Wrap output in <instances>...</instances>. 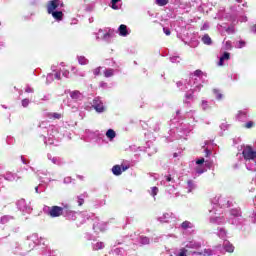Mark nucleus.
Masks as SVG:
<instances>
[{"label": "nucleus", "mask_w": 256, "mask_h": 256, "mask_svg": "<svg viewBox=\"0 0 256 256\" xmlns=\"http://www.w3.org/2000/svg\"><path fill=\"white\" fill-rule=\"evenodd\" d=\"M242 155L246 161L256 159V151L251 146H246L242 151Z\"/></svg>", "instance_id": "nucleus-1"}, {"label": "nucleus", "mask_w": 256, "mask_h": 256, "mask_svg": "<svg viewBox=\"0 0 256 256\" xmlns=\"http://www.w3.org/2000/svg\"><path fill=\"white\" fill-rule=\"evenodd\" d=\"M48 215L49 217L55 218V217H61L63 215V207L60 206H52L48 208Z\"/></svg>", "instance_id": "nucleus-2"}, {"label": "nucleus", "mask_w": 256, "mask_h": 256, "mask_svg": "<svg viewBox=\"0 0 256 256\" xmlns=\"http://www.w3.org/2000/svg\"><path fill=\"white\" fill-rule=\"evenodd\" d=\"M59 5H60V0H50L46 5L47 13L50 14L55 12V10L59 7Z\"/></svg>", "instance_id": "nucleus-3"}, {"label": "nucleus", "mask_w": 256, "mask_h": 256, "mask_svg": "<svg viewBox=\"0 0 256 256\" xmlns=\"http://www.w3.org/2000/svg\"><path fill=\"white\" fill-rule=\"evenodd\" d=\"M119 35L121 37H127L129 35V31H127V25L121 24L118 28Z\"/></svg>", "instance_id": "nucleus-4"}, {"label": "nucleus", "mask_w": 256, "mask_h": 256, "mask_svg": "<svg viewBox=\"0 0 256 256\" xmlns=\"http://www.w3.org/2000/svg\"><path fill=\"white\" fill-rule=\"evenodd\" d=\"M49 15H52L53 19L56 21H63V11L50 12Z\"/></svg>", "instance_id": "nucleus-5"}, {"label": "nucleus", "mask_w": 256, "mask_h": 256, "mask_svg": "<svg viewBox=\"0 0 256 256\" xmlns=\"http://www.w3.org/2000/svg\"><path fill=\"white\" fill-rule=\"evenodd\" d=\"M193 255L211 256V255H213V250H211V249H204V251H202V252H193Z\"/></svg>", "instance_id": "nucleus-6"}, {"label": "nucleus", "mask_w": 256, "mask_h": 256, "mask_svg": "<svg viewBox=\"0 0 256 256\" xmlns=\"http://www.w3.org/2000/svg\"><path fill=\"white\" fill-rule=\"evenodd\" d=\"M70 97H71V99L78 100V99H81L83 97V94H81L79 92V90H74V91L70 92Z\"/></svg>", "instance_id": "nucleus-7"}, {"label": "nucleus", "mask_w": 256, "mask_h": 256, "mask_svg": "<svg viewBox=\"0 0 256 256\" xmlns=\"http://www.w3.org/2000/svg\"><path fill=\"white\" fill-rule=\"evenodd\" d=\"M93 107L97 113H103V111H105V106H103V103L101 102L94 103Z\"/></svg>", "instance_id": "nucleus-8"}, {"label": "nucleus", "mask_w": 256, "mask_h": 256, "mask_svg": "<svg viewBox=\"0 0 256 256\" xmlns=\"http://www.w3.org/2000/svg\"><path fill=\"white\" fill-rule=\"evenodd\" d=\"M112 173H113V175H116V177H119V175H121V173H123V170H121V166L114 165L112 167Z\"/></svg>", "instance_id": "nucleus-9"}, {"label": "nucleus", "mask_w": 256, "mask_h": 256, "mask_svg": "<svg viewBox=\"0 0 256 256\" xmlns=\"http://www.w3.org/2000/svg\"><path fill=\"white\" fill-rule=\"evenodd\" d=\"M186 249H201V243L199 242H191L186 245Z\"/></svg>", "instance_id": "nucleus-10"}, {"label": "nucleus", "mask_w": 256, "mask_h": 256, "mask_svg": "<svg viewBox=\"0 0 256 256\" xmlns=\"http://www.w3.org/2000/svg\"><path fill=\"white\" fill-rule=\"evenodd\" d=\"M202 42L204 43V45H211L213 43V40H211V37L209 36V34H205L202 37Z\"/></svg>", "instance_id": "nucleus-11"}, {"label": "nucleus", "mask_w": 256, "mask_h": 256, "mask_svg": "<svg viewBox=\"0 0 256 256\" xmlns=\"http://www.w3.org/2000/svg\"><path fill=\"white\" fill-rule=\"evenodd\" d=\"M210 223H217L218 225H220V223H223V216H216L210 218Z\"/></svg>", "instance_id": "nucleus-12"}, {"label": "nucleus", "mask_w": 256, "mask_h": 256, "mask_svg": "<svg viewBox=\"0 0 256 256\" xmlns=\"http://www.w3.org/2000/svg\"><path fill=\"white\" fill-rule=\"evenodd\" d=\"M219 205L221 207H226V208L231 207V204L229 203V200H224L223 198L219 199Z\"/></svg>", "instance_id": "nucleus-13"}, {"label": "nucleus", "mask_w": 256, "mask_h": 256, "mask_svg": "<svg viewBox=\"0 0 256 256\" xmlns=\"http://www.w3.org/2000/svg\"><path fill=\"white\" fill-rule=\"evenodd\" d=\"M116 135L117 134L115 133V130H113V129H109L106 132V137H108V139H115Z\"/></svg>", "instance_id": "nucleus-14"}, {"label": "nucleus", "mask_w": 256, "mask_h": 256, "mask_svg": "<svg viewBox=\"0 0 256 256\" xmlns=\"http://www.w3.org/2000/svg\"><path fill=\"white\" fill-rule=\"evenodd\" d=\"M78 63L79 65H87L89 63V60L85 58V56H79Z\"/></svg>", "instance_id": "nucleus-15"}, {"label": "nucleus", "mask_w": 256, "mask_h": 256, "mask_svg": "<svg viewBox=\"0 0 256 256\" xmlns=\"http://www.w3.org/2000/svg\"><path fill=\"white\" fill-rule=\"evenodd\" d=\"M225 251H227V253H233V251H235V246H233V244H225L224 246Z\"/></svg>", "instance_id": "nucleus-16"}, {"label": "nucleus", "mask_w": 256, "mask_h": 256, "mask_svg": "<svg viewBox=\"0 0 256 256\" xmlns=\"http://www.w3.org/2000/svg\"><path fill=\"white\" fill-rule=\"evenodd\" d=\"M155 3L158 7H165L169 3V0H155Z\"/></svg>", "instance_id": "nucleus-17"}, {"label": "nucleus", "mask_w": 256, "mask_h": 256, "mask_svg": "<svg viewBox=\"0 0 256 256\" xmlns=\"http://www.w3.org/2000/svg\"><path fill=\"white\" fill-rule=\"evenodd\" d=\"M113 75H114L113 69H105L104 70V77L109 78V77H113Z\"/></svg>", "instance_id": "nucleus-18"}, {"label": "nucleus", "mask_w": 256, "mask_h": 256, "mask_svg": "<svg viewBox=\"0 0 256 256\" xmlns=\"http://www.w3.org/2000/svg\"><path fill=\"white\" fill-rule=\"evenodd\" d=\"M213 93H214L216 99H218V101H221V99H223V94H221V92L219 90L214 89Z\"/></svg>", "instance_id": "nucleus-19"}, {"label": "nucleus", "mask_w": 256, "mask_h": 256, "mask_svg": "<svg viewBox=\"0 0 256 256\" xmlns=\"http://www.w3.org/2000/svg\"><path fill=\"white\" fill-rule=\"evenodd\" d=\"M113 33V30H109L107 33L103 35V39H105V41H109V38L113 37Z\"/></svg>", "instance_id": "nucleus-20"}, {"label": "nucleus", "mask_w": 256, "mask_h": 256, "mask_svg": "<svg viewBox=\"0 0 256 256\" xmlns=\"http://www.w3.org/2000/svg\"><path fill=\"white\" fill-rule=\"evenodd\" d=\"M230 215H232L233 217H239V215H241V211L239 209H232L230 211Z\"/></svg>", "instance_id": "nucleus-21"}, {"label": "nucleus", "mask_w": 256, "mask_h": 256, "mask_svg": "<svg viewBox=\"0 0 256 256\" xmlns=\"http://www.w3.org/2000/svg\"><path fill=\"white\" fill-rule=\"evenodd\" d=\"M103 247H105V244H104L103 242H97V243L94 245L95 251H99V249H103Z\"/></svg>", "instance_id": "nucleus-22"}, {"label": "nucleus", "mask_w": 256, "mask_h": 256, "mask_svg": "<svg viewBox=\"0 0 256 256\" xmlns=\"http://www.w3.org/2000/svg\"><path fill=\"white\" fill-rule=\"evenodd\" d=\"M119 1H121V0H111V5H112L111 7L115 11H117V9H119V6H117V3H119Z\"/></svg>", "instance_id": "nucleus-23"}, {"label": "nucleus", "mask_w": 256, "mask_h": 256, "mask_svg": "<svg viewBox=\"0 0 256 256\" xmlns=\"http://www.w3.org/2000/svg\"><path fill=\"white\" fill-rule=\"evenodd\" d=\"M181 227H182V229H191V222H189V221H184V222L181 224Z\"/></svg>", "instance_id": "nucleus-24"}, {"label": "nucleus", "mask_w": 256, "mask_h": 256, "mask_svg": "<svg viewBox=\"0 0 256 256\" xmlns=\"http://www.w3.org/2000/svg\"><path fill=\"white\" fill-rule=\"evenodd\" d=\"M220 58L224 61H229V59H231V54L229 52H225Z\"/></svg>", "instance_id": "nucleus-25"}, {"label": "nucleus", "mask_w": 256, "mask_h": 256, "mask_svg": "<svg viewBox=\"0 0 256 256\" xmlns=\"http://www.w3.org/2000/svg\"><path fill=\"white\" fill-rule=\"evenodd\" d=\"M245 129H252V127H255V122L249 121L244 125Z\"/></svg>", "instance_id": "nucleus-26"}, {"label": "nucleus", "mask_w": 256, "mask_h": 256, "mask_svg": "<svg viewBox=\"0 0 256 256\" xmlns=\"http://www.w3.org/2000/svg\"><path fill=\"white\" fill-rule=\"evenodd\" d=\"M101 66L97 67L96 69L93 70V73L95 75V77H99V75H101Z\"/></svg>", "instance_id": "nucleus-27"}, {"label": "nucleus", "mask_w": 256, "mask_h": 256, "mask_svg": "<svg viewBox=\"0 0 256 256\" xmlns=\"http://www.w3.org/2000/svg\"><path fill=\"white\" fill-rule=\"evenodd\" d=\"M237 117L238 119H241L242 117H247V112L239 111Z\"/></svg>", "instance_id": "nucleus-28"}, {"label": "nucleus", "mask_w": 256, "mask_h": 256, "mask_svg": "<svg viewBox=\"0 0 256 256\" xmlns=\"http://www.w3.org/2000/svg\"><path fill=\"white\" fill-rule=\"evenodd\" d=\"M178 256H187V249L181 248Z\"/></svg>", "instance_id": "nucleus-29"}, {"label": "nucleus", "mask_w": 256, "mask_h": 256, "mask_svg": "<svg viewBox=\"0 0 256 256\" xmlns=\"http://www.w3.org/2000/svg\"><path fill=\"white\" fill-rule=\"evenodd\" d=\"M141 243H142L143 245H149V238H147V237H142V238H141Z\"/></svg>", "instance_id": "nucleus-30"}, {"label": "nucleus", "mask_w": 256, "mask_h": 256, "mask_svg": "<svg viewBox=\"0 0 256 256\" xmlns=\"http://www.w3.org/2000/svg\"><path fill=\"white\" fill-rule=\"evenodd\" d=\"M245 45H246V43H245V41H243V40H240L239 42H238V49H243V47H245Z\"/></svg>", "instance_id": "nucleus-31"}, {"label": "nucleus", "mask_w": 256, "mask_h": 256, "mask_svg": "<svg viewBox=\"0 0 256 256\" xmlns=\"http://www.w3.org/2000/svg\"><path fill=\"white\" fill-rule=\"evenodd\" d=\"M85 203V199L81 198V196L78 197V206L82 207V205Z\"/></svg>", "instance_id": "nucleus-32"}, {"label": "nucleus", "mask_w": 256, "mask_h": 256, "mask_svg": "<svg viewBox=\"0 0 256 256\" xmlns=\"http://www.w3.org/2000/svg\"><path fill=\"white\" fill-rule=\"evenodd\" d=\"M194 75H195V77H201V75H203V71L198 69V70L194 71Z\"/></svg>", "instance_id": "nucleus-33"}, {"label": "nucleus", "mask_w": 256, "mask_h": 256, "mask_svg": "<svg viewBox=\"0 0 256 256\" xmlns=\"http://www.w3.org/2000/svg\"><path fill=\"white\" fill-rule=\"evenodd\" d=\"M157 193H159V188L153 187L152 188V195H153V197H155V195H157Z\"/></svg>", "instance_id": "nucleus-34"}, {"label": "nucleus", "mask_w": 256, "mask_h": 256, "mask_svg": "<svg viewBox=\"0 0 256 256\" xmlns=\"http://www.w3.org/2000/svg\"><path fill=\"white\" fill-rule=\"evenodd\" d=\"M51 116L53 117V119H60L61 118L60 113H52Z\"/></svg>", "instance_id": "nucleus-35"}, {"label": "nucleus", "mask_w": 256, "mask_h": 256, "mask_svg": "<svg viewBox=\"0 0 256 256\" xmlns=\"http://www.w3.org/2000/svg\"><path fill=\"white\" fill-rule=\"evenodd\" d=\"M203 163H205V158H201L196 161V165H203Z\"/></svg>", "instance_id": "nucleus-36"}, {"label": "nucleus", "mask_w": 256, "mask_h": 256, "mask_svg": "<svg viewBox=\"0 0 256 256\" xmlns=\"http://www.w3.org/2000/svg\"><path fill=\"white\" fill-rule=\"evenodd\" d=\"M163 31H164L165 35H167V36L171 35V30H169V28H163Z\"/></svg>", "instance_id": "nucleus-37"}, {"label": "nucleus", "mask_w": 256, "mask_h": 256, "mask_svg": "<svg viewBox=\"0 0 256 256\" xmlns=\"http://www.w3.org/2000/svg\"><path fill=\"white\" fill-rule=\"evenodd\" d=\"M23 107H27L29 105V101L27 99L22 100Z\"/></svg>", "instance_id": "nucleus-38"}, {"label": "nucleus", "mask_w": 256, "mask_h": 256, "mask_svg": "<svg viewBox=\"0 0 256 256\" xmlns=\"http://www.w3.org/2000/svg\"><path fill=\"white\" fill-rule=\"evenodd\" d=\"M121 167V171H127V169H129V165H122Z\"/></svg>", "instance_id": "nucleus-39"}, {"label": "nucleus", "mask_w": 256, "mask_h": 256, "mask_svg": "<svg viewBox=\"0 0 256 256\" xmlns=\"http://www.w3.org/2000/svg\"><path fill=\"white\" fill-rule=\"evenodd\" d=\"M166 181L169 183L171 181H173V178L171 177V175L165 176Z\"/></svg>", "instance_id": "nucleus-40"}, {"label": "nucleus", "mask_w": 256, "mask_h": 256, "mask_svg": "<svg viewBox=\"0 0 256 256\" xmlns=\"http://www.w3.org/2000/svg\"><path fill=\"white\" fill-rule=\"evenodd\" d=\"M224 61H225V60H223V58L220 57V60H219V62H218V65H219L220 67H222Z\"/></svg>", "instance_id": "nucleus-41"}, {"label": "nucleus", "mask_w": 256, "mask_h": 256, "mask_svg": "<svg viewBox=\"0 0 256 256\" xmlns=\"http://www.w3.org/2000/svg\"><path fill=\"white\" fill-rule=\"evenodd\" d=\"M186 99H193V92L192 94H186Z\"/></svg>", "instance_id": "nucleus-42"}, {"label": "nucleus", "mask_w": 256, "mask_h": 256, "mask_svg": "<svg viewBox=\"0 0 256 256\" xmlns=\"http://www.w3.org/2000/svg\"><path fill=\"white\" fill-rule=\"evenodd\" d=\"M55 79L60 80V79H61V74H60V73H56V74H55Z\"/></svg>", "instance_id": "nucleus-43"}, {"label": "nucleus", "mask_w": 256, "mask_h": 256, "mask_svg": "<svg viewBox=\"0 0 256 256\" xmlns=\"http://www.w3.org/2000/svg\"><path fill=\"white\" fill-rule=\"evenodd\" d=\"M170 217H171V215H169V213L164 214L165 219H169Z\"/></svg>", "instance_id": "nucleus-44"}, {"label": "nucleus", "mask_w": 256, "mask_h": 256, "mask_svg": "<svg viewBox=\"0 0 256 256\" xmlns=\"http://www.w3.org/2000/svg\"><path fill=\"white\" fill-rule=\"evenodd\" d=\"M209 155H211V151H209L208 149H206V157H209Z\"/></svg>", "instance_id": "nucleus-45"}, {"label": "nucleus", "mask_w": 256, "mask_h": 256, "mask_svg": "<svg viewBox=\"0 0 256 256\" xmlns=\"http://www.w3.org/2000/svg\"><path fill=\"white\" fill-rule=\"evenodd\" d=\"M59 7H65V4H63V2H61V0H60Z\"/></svg>", "instance_id": "nucleus-46"}, {"label": "nucleus", "mask_w": 256, "mask_h": 256, "mask_svg": "<svg viewBox=\"0 0 256 256\" xmlns=\"http://www.w3.org/2000/svg\"><path fill=\"white\" fill-rule=\"evenodd\" d=\"M26 93H31V89H26Z\"/></svg>", "instance_id": "nucleus-47"}, {"label": "nucleus", "mask_w": 256, "mask_h": 256, "mask_svg": "<svg viewBox=\"0 0 256 256\" xmlns=\"http://www.w3.org/2000/svg\"><path fill=\"white\" fill-rule=\"evenodd\" d=\"M254 33H256V25L253 26Z\"/></svg>", "instance_id": "nucleus-48"}, {"label": "nucleus", "mask_w": 256, "mask_h": 256, "mask_svg": "<svg viewBox=\"0 0 256 256\" xmlns=\"http://www.w3.org/2000/svg\"><path fill=\"white\" fill-rule=\"evenodd\" d=\"M236 1H237V3H242L243 0H236Z\"/></svg>", "instance_id": "nucleus-49"}, {"label": "nucleus", "mask_w": 256, "mask_h": 256, "mask_svg": "<svg viewBox=\"0 0 256 256\" xmlns=\"http://www.w3.org/2000/svg\"><path fill=\"white\" fill-rule=\"evenodd\" d=\"M7 178L9 179V181H11V179L9 178V174L7 175Z\"/></svg>", "instance_id": "nucleus-50"}, {"label": "nucleus", "mask_w": 256, "mask_h": 256, "mask_svg": "<svg viewBox=\"0 0 256 256\" xmlns=\"http://www.w3.org/2000/svg\"><path fill=\"white\" fill-rule=\"evenodd\" d=\"M198 173H203V171H197Z\"/></svg>", "instance_id": "nucleus-51"}, {"label": "nucleus", "mask_w": 256, "mask_h": 256, "mask_svg": "<svg viewBox=\"0 0 256 256\" xmlns=\"http://www.w3.org/2000/svg\"><path fill=\"white\" fill-rule=\"evenodd\" d=\"M39 188L36 187V191L38 190Z\"/></svg>", "instance_id": "nucleus-52"}]
</instances>
